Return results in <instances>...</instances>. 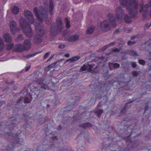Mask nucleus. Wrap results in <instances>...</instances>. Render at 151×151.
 <instances>
[{"instance_id":"obj_19","label":"nucleus","mask_w":151,"mask_h":151,"mask_svg":"<svg viewBox=\"0 0 151 151\" xmlns=\"http://www.w3.org/2000/svg\"><path fill=\"white\" fill-rule=\"evenodd\" d=\"M133 116V114H129L127 116V118H124L123 121H127V122H130L131 121L133 120V117L132 116Z\"/></svg>"},{"instance_id":"obj_15","label":"nucleus","mask_w":151,"mask_h":151,"mask_svg":"<svg viewBox=\"0 0 151 151\" xmlns=\"http://www.w3.org/2000/svg\"><path fill=\"white\" fill-rule=\"evenodd\" d=\"M3 38L5 40L6 42H11L12 40V39L9 33H6L4 34L3 35Z\"/></svg>"},{"instance_id":"obj_3","label":"nucleus","mask_w":151,"mask_h":151,"mask_svg":"<svg viewBox=\"0 0 151 151\" xmlns=\"http://www.w3.org/2000/svg\"><path fill=\"white\" fill-rule=\"evenodd\" d=\"M109 21L104 20L100 24V28L103 31H109L111 27H114L116 24L115 22V18L114 14L112 13H109L107 15Z\"/></svg>"},{"instance_id":"obj_55","label":"nucleus","mask_w":151,"mask_h":151,"mask_svg":"<svg viewBox=\"0 0 151 151\" xmlns=\"http://www.w3.org/2000/svg\"><path fill=\"white\" fill-rule=\"evenodd\" d=\"M69 54H65V56L67 58H69Z\"/></svg>"},{"instance_id":"obj_30","label":"nucleus","mask_w":151,"mask_h":151,"mask_svg":"<svg viewBox=\"0 0 151 151\" xmlns=\"http://www.w3.org/2000/svg\"><path fill=\"white\" fill-rule=\"evenodd\" d=\"M65 21L66 22V27L67 28L70 27V22L67 18L65 17Z\"/></svg>"},{"instance_id":"obj_4","label":"nucleus","mask_w":151,"mask_h":151,"mask_svg":"<svg viewBox=\"0 0 151 151\" xmlns=\"http://www.w3.org/2000/svg\"><path fill=\"white\" fill-rule=\"evenodd\" d=\"M41 10H38L36 7L34 9V12L36 16V18L40 22H45V23L47 24H50L49 21H47L48 19V14L47 11L45 10L44 7L42 6L40 7Z\"/></svg>"},{"instance_id":"obj_9","label":"nucleus","mask_w":151,"mask_h":151,"mask_svg":"<svg viewBox=\"0 0 151 151\" xmlns=\"http://www.w3.org/2000/svg\"><path fill=\"white\" fill-rule=\"evenodd\" d=\"M23 44V45L20 44L16 45L14 49V51L21 52L25 50L28 51L30 49L31 43L29 40H25Z\"/></svg>"},{"instance_id":"obj_34","label":"nucleus","mask_w":151,"mask_h":151,"mask_svg":"<svg viewBox=\"0 0 151 151\" xmlns=\"http://www.w3.org/2000/svg\"><path fill=\"white\" fill-rule=\"evenodd\" d=\"M24 36L23 34H19L17 37V39L19 40H22L24 39Z\"/></svg>"},{"instance_id":"obj_24","label":"nucleus","mask_w":151,"mask_h":151,"mask_svg":"<svg viewBox=\"0 0 151 151\" xmlns=\"http://www.w3.org/2000/svg\"><path fill=\"white\" fill-rule=\"evenodd\" d=\"M90 64L88 63L87 64V65L86 64H84L80 68V70H81L82 71H84L86 70L88 68V66Z\"/></svg>"},{"instance_id":"obj_56","label":"nucleus","mask_w":151,"mask_h":151,"mask_svg":"<svg viewBox=\"0 0 151 151\" xmlns=\"http://www.w3.org/2000/svg\"><path fill=\"white\" fill-rule=\"evenodd\" d=\"M136 37V36H132L131 37V39L132 40H134V39H135Z\"/></svg>"},{"instance_id":"obj_10","label":"nucleus","mask_w":151,"mask_h":151,"mask_svg":"<svg viewBox=\"0 0 151 151\" xmlns=\"http://www.w3.org/2000/svg\"><path fill=\"white\" fill-rule=\"evenodd\" d=\"M116 12L117 19L122 21L124 12L122 8L120 6L117 7L116 9Z\"/></svg>"},{"instance_id":"obj_62","label":"nucleus","mask_w":151,"mask_h":151,"mask_svg":"<svg viewBox=\"0 0 151 151\" xmlns=\"http://www.w3.org/2000/svg\"><path fill=\"white\" fill-rule=\"evenodd\" d=\"M84 132H81V133H80V134L79 135V136H81V135L82 134H83V133Z\"/></svg>"},{"instance_id":"obj_2","label":"nucleus","mask_w":151,"mask_h":151,"mask_svg":"<svg viewBox=\"0 0 151 151\" xmlns=\"http://www.w3.org/2000/svg\"><path fill=\"white\" fill-rule=\"evenodd\" d=\"M121 5L127 6L131 18H134L138 12V0H119Z\"/></svg>"},{"instance_id":"obj_6","label":"nucleus","mask_w":151,"mask_h":151,"mask_svg":"<svg viewBox=\"0 0 151 151\" xmlns=\"http://www.w3.org/2000/svg\"><path fill=\"white\" fill-rule=\"evenodd\" d=\"M132 125H129L127 126V129L129 130L131 129V133L129 134V136L127 137H125L123 138V139L127 142L128 143L129 145L127 146V148L128 149V150H130V149L132 148L134 149L135 147H137V146H135L136 144H137L138 142V140H136L134 141H132L131 139L133 138L134 139L136 137V136H134V137L133 138H131V136L132 134L134 132V130L135 129L134 127L132 128Z\"/></svg>"},{"instance_id":"obj_64","label":"nucleus","mask_w":151,"mask_h":151,"mask_svg":"<svg viewBox=\"0 0 151 151\" xmlns=\"http://www.w3.org/2000/svg\"><path fill=\"white\" fill-rule=\"evenodd\" d=\"M26 127L27 128H28V124H26Z\"/></svg>"},{"instance_id":"obj_47","label":"nucleus","mask_w":151,"mask_h":151,"mask_svg":"<svg viewBox=\"0 0 151 151\" xmlns=\"http://www.w3.org/2000/svg\"><path fill=\"white\" fill-rule=\"evenodd\" d=\"M149 109V107L148 106V105L147 104L145 105V108L144 111V114L146 113V112L147 111V109Z\"/></svg>"},{"instance_id":"obj_35","label":"nucleus","mask_w":151,"mask_h":151,"mask_svg":"<svg viewBox=\"0 0 151 151\" xmlns=\"http://www.w3.org/2000/svg\"><path fill=\"white\" fill-rule=\"evenodd\" d=\"M138 62L139 64L143 65H145L146 63L145 61L142 59H139Z\"/></svg>"},{"instance_id":"obj_27","label":"nucleus","mask_w":151,"mask_h":151,"mask_svg":"<svg viewBox=\"0 0 151 151\" xmlns=\"http://www.w3.org/2000/svg\"><path fill=\"white\" fill-rule=\"evenodd\" d=\"M14 44L13 43H9L6 44V48L8 50H10L14 47Z\"/></svg>"},{"instance_id":"obj_5","label":"nucleus","mask_w":151,"mask_h":151,"mask_svg":"<svg viewBox=\"0 0 151 151\" xmlns=\"http://www.w3.org/2000/svg\"><path fill=\"white\" fill-rule=\"evenodd\" d=\"M19 24L22 31L26 36L30 38L32 37L33 34L31 26L25 19H20Z\"/></svg>"},{"instance_id":"obj_63","label":"nucleus","mask_w":151,"mask_h":151,"mask_svg":"<svg viewBox=\"0 0 151 151\" xmlns=\"http://www.w3.org/2000/svg\"><path fill=\"white\" fill-rule=\"evenodd\" d=\"M47 146H48V145H44V146H43V147H47Z\"/></svg>"},{"instance_id":"obj_60","label":"nucleus","mask_w":151,"mask_h":151,"mask_svg":"<svg viewBox=\"0 0 151 151\" xmlns=\"http://www.w3.org/2000/svg\"><path fill=\"white\" fill-rule=\"evenodd\" d=\"M54 57V55H52V56L50 57V58H49V59L48 60V61L50 60L51 59Z\"/></svg>"},{"instance_id":"obj_41","label":"nucleus","mask_w":151,"mask_h":151,"mask_svg":"<svg viewBox=\"0 0 151 151\" xmlns=\"http://www.w3.org/2000/svg\"><path fill=\"white\" fill-rule=\"evenodd\" d=\"M136 43L135 42L132 41H129L127 43V44L128 45H133Z\"/></svg>"},{"instance_id":"obj_58","label":"nucleus","mask_w":151,"mask_h":151,"mask_svg":"<svg viewBox=\"0 0 151 151\" xmlns=\"http://www.w3.org/2000/svg\"><path fill=\"white\" fill-rule=\"evenodd\" d=\"M52 139L54 140L55 139H56V140H57V137H52Z\"/></svg>"},{"instance_id":"obj_26","label":"nucleus","mask_w":151,"mask_h":151,"mask_svg":"<svg viewBox=\"0 0 151 151\" xmlns=\"http://www.w3.org/2000/svg\"><path fill=\"white\" fill-rule=\"evenodd\" d=\"M124 21L125 23H129L131 22V20L127 14L124 15Z\"/></svg>"},{"instance_id":"obj_52","label":"nucleus","mask_w":151,"mask_h":151,"mask_svg":"<svg viewBox=\"0 0 151 151\" xmlns=\"http://www.w3.org/2000/svg\"><path fill=\"white\" fill-rule=\"evenodd\" d=\"M120 32V30L119 29H116L114 33H118Z\"/></svg>"},{"instance_id":"obj_45","label":"nucleus","mask_w":151,"mask_h":151,"mask_svg":"<svg viewBox=\"0 0 151 151\" xmlns=\"http://www.w3.org/2000/svg\"><path fill=\"white\" fill-rule=\"evenodd\" d=\"M107 95H106L104 96H101H101L100 97V98H99V100H100L101 99H102L103 98H104V97H105V98L106 99V100H107L108 98L107 97Z\"/></svg>"},{"instance_id":"obj_21","label":"nucleus","mask_w":151,"mask_h":151,"mask_svg":"<svg viewBox=\"0 0 151 151\" xmlns=\"http://www.w3.org/2000/svg\"><path fill=\"white\" fill-rule=\"evenodd\" d=\"M80 58V57L79 55L72 57L71 58H69L67 61H70L71 62H73L76 61Z\"/></svg>"},{"instance_id":"obj_51","label":"nucleus","mask_w":151,"mask_h":151,"mask_svg":"<svg viewBox=\"0 0 151 151\" xmlns=\"http://www.w3.org/2000/svg\"><path fill=\"white\" fill-rule=\"evenodd\" d=\"M115 82L113 79H112L111 80H110V81H109V83H111L112 85Z\"/></svg>"},{"instance_id":"obj_17","label":"nucleus","mask_w":151,"mask_h":151,"mask_svg":"<svg viewBox=\"0 0 151 151\" xmlns=\"http://www.w3.org/2000/svg\"><path fill=\"white\" fill-rule=\"evenodd\" d=\"M92 124L89 122L86 123L80 124L79 125V126L83 128H85L88 127H90L92 126Z\"/></svg>"},{"instance_id":"obj_13","label":"nucleus","mask_w":151,"mask_h":151,"mask_svg":"<svg viewBox=\"0 0 151 151\" xmlns=\"http://www.w3.org/2000/svg\"><path fill=\"white\" fill-rule=\"evenodd\" d=\"M11 32L12 35H14L16 31V23L14 21H11L9 23Z\"/></svg>"},{"instance_id":"obj_57","label":"nucleus","mask_w":151,"mask_h":151,"mask_svg":"<svg viewBox=\"0 0 151 151\" xmlns=\"http://www.w3.org/2000/svg\"><path fill=\"white\" fill-rule=\"evenodd\" d=\"M6 83H8V84H11V83H13V82L12 81H10V82H8L7 81H6Z\"/></svg>"},{"instance_id":"obj_20","label":"nucleus","mask_w":151,"mask_h":151,"mask_svg":"<svg viewBox=\"0 0 151 151\" xmlns=\"http://www.w3.org/2000/svg\"><path fill=\"white\" fill-rule=\"evenodd\" d=\"M131 105V103H128L126 104L125 105L124 107L123 108L122 110L121 111L120 113L121 114H122L123 113H124L127 109V108L128 106H130Z\"/></svg>"},{"instance_id":"obj_29","label":"nucleus","mask_w":151,"mask_h":151,"mask_svg":"<svg viewBox=\"0 0 151 151\" xmlns=\"http://www.w3.org/2000/svg\"><path fill=\"white\" fill-rule=\"evenodd\" d=\"M113 65V66L114 68H119L120 67V65L119 63H116L113 64L109 62L108 63V65L109 68H110L111 66V65Z\"/></svg>"},{"instance_id":"obj_50","label":"nucleus","mask_w":151,"mask_h":151,"mask_svg":"<svg viewBox=\"0 0 151 151\" xmlns=\"http://www.w3.org/2000/svg\"><path fill=\"white\" fill-rule=\"evenodd\" d=\"M50 145H51V146H50V147L51 148L53 147L54 146H55V145L52 142H50Z\"/></svg>"},{"instance_id":"obj_48","label":"nucleus","mask_w":151,"mask_h":151,"mask_svg":"<svg viewBox=\"0 0 151 151\" xmlns=\"http://www.w3.org/2000/svg\"><path fill=\"white\" fill-rule=\"evenodd\" d=\"M65 47V45L63 44L60 45L58 46V47L60 48H64Z\"/></svg>"},{"instance_id":"obj_12","label":"nucleus","mask_w":151,"mask_h":151,"mask_svg":"<svg viewBox=\"0 0 151 151\" xmlns=\"http://www.w3.org/2000/svg\"><path fill=\"white\" fill-rule=\"evenodd\" d=\"M45 79L44 78H39L36 79L35 82L38 85H40L42 88L45 89H48V88L47 85L45 83H46L45 81Z\"/></svg>"},{"instance_id":"obj_61","label":"nucleus","mask_w":151,"mask_h":151,"mask_svg":"<svg viewBox=\"0 0 151 151\" xmlns=\"http://www.w3.org/2000/svg\"><path fill=\"white\" fill-rule=\"evenodd\" d=\"M146 149H147L148 151L150 150L151 148L150 147L149 148H146Z\"/></svg>"},{"instance_id":"obj_22","label":"nucleus","mask_w":151,"mask_h":151,"mask_svg":"<svg viewBox=\"0 0 151 151\" xmlns=\"http://www.w3.org/2000/svg\"><path fill=\"white\" fill-rule=\"evenodd\" d=\"M50 14L51 15L53 14V11L54 8V6L53 3V1L52 0H50Z\"/></svg>"},{"instance_id":"obj_1","label":"nucleus","mask_w":151,"mask_h":151,"mask_svg":"<svg viewBox=\"0 0 151 151\" xmlns=\"http://www.w3.org/2000/svg\"><path fill=\"white\" fill-rule=\"evenodd\" d=\"M17 121V120L14 117L10 118L7 121V122L9 124L6 127L9 128V131H10V132H6L4 134L6 137L11 139L10 143L7 148L8 151L10 150H13L14 147L19 146L24 143L23 138H20V135L22 131L18 130L17 132H16V131H17L18 129Z\"/></svg>"},{"instance_id":"obj_14","label":"nucleus","mask_w":151,"mask_h":151,"mask_svg":"<svg viewBox=\"0 0 151 151\" xmlns=\"http://www.w3.org/2000/svg\"><path fill=\"white\" fill-rule=\"evenodd\" d=\"M93 66L92 65H89L88 66V69L87 71L88 72H91L92 73L94 74H97L99 71V68L97 66L95 68L92 69Z\"/></svg>"},{"instance_id":"obj_42","label":"nucleus","mask_w":151,"mask_h":151,"mask_svg":"<svg viewBox=\"0 0 151 151\" xmlns=\"http://www.w3.org/2000/svg\"><path fill=\"white\" fill-rule=\"evenodd\" d=\"M50 54V52H48L45 54L44 56V58L45 59L47 58V57Z\"/></svg>"},{"instance_id":"obj_37","label":"nucleus","mask_w":151,"mask_h":151,"mask_svg":"<svg viewBox=\"0 0 151 151\" xmlns=\"http://www.w3.org/2000/svg\"><path fill=\"white\" fill-rule=\"evenodd\" d=\"M122 49V47H121L119 48H113L112 50V51L114 52H119Z\"/></svg>"},{"instance_id":"obj_59","label":"nucleus","mask_w":151,"mask_h":151,"mask_svg":"<svg viewBox=\"0 0 151 151\" xmlns=\"http://www.w3.org/2000/svg\"><path fill=\"white\" fill-rule=\"evenodd\" d=\"M127 32H129H129H132V30H131V29H128L127 30Z\"/></svg>"},{"instance_id":"obj_54","label":"nucleus","mask_w":151,"mask_h":151,"mask_svg":"<svg viewBox=\"0 0 151 151\" xmlns=\"http://www.w3.org/2000/svg\"><path fill=\"white\" fill-rule=\"evenodd\" d=\"M62 128V126L61 125H59L58 127V130H60Z\"/></svg>"},{"instance_id":"obj_38","label":"nucleus","mask_w":151,"mask_h":151,"mask_svg":"<svg viewBox=\"0 0 151 151\" xmlns=\"http://www.w3.org/2000/svg\"><path fill=\"white\" fill-rule=\"evenodd\" d=\"M123 89H125L126 90H129L130 89V87L128 86L127 84H126L122 87Z\"/></svg>"},{"instance_id":"obj_11","label":"nucleus","mask_w":151,"mask_h":151,"mask_svg":"<svg viewBox=\"0 0 151 151\" xmlns=\"http://www.w3.org/2000/svg\"><path fill=\"white\" fill-rule=\"evenodd\" d=\"M24 14L25 17L29 23L32 24L34 22L33 15L31 11L28 10H25L24 12Z\"/></svg>"},{"instance_id":"obj_16","label":"nucleus","mask_w":151,"mask_h":151,"mask_svg":"<svg viewBox=\"0 0 151 151\" xmlns=\"http://www.w3.org/2000/svg\"><path fill=\"white\" fill-rule=\"evenodd\" d=\"M79 36L76 35L71 36L67 39V40L70 42H73L77 41L79 38Z\"/></svg>"},{"instance_id":"obj_8","label":"nucleus","mask_w":151,"mask_h":151,"mask_svg":"<svg viewBox=\"0 0 151 151\" xmlns=\"http://www.w3.org/2000/svg\"><path fill=\"white\" fill-rule=\"evenodd\" d=\"M35 25V29L38 33L34 37V42L35 44H38L41 42L43 40L42 38L45 35V32L43 27L40 25V24Z\"/></svg>"},{"instance_id":"obj_49","label":"nucleus","mask_w":151,"mask_h":151,"mask_svg":"<svg viewBox=\"0 0 151 151\" xmlns=\"http://www.w3.org/2000/svg\"><path fill=\"white\" fill-rule=\"evenodd\" d=\"M30 66H27V67L25 69V71L27 72V71H28L30 69Z\"/></svg>"},{"instance_id":"obj_7","label":"nucleus","mask_w":151,"mask_h":151,"mask_svg":"<svg viewBox=\"0 0 151 151\" xmlns=\"http://www.w3.org/2000/svg\"><path fill=\"white\" fill-rule=\"evenodd\" d=\"M56 26H52L51 28L50 31V36L55 37L57 34L61 32L63 28V23L62 21V18L58 17L57 18Z\"/></svg>"},{"instance_id":"obj_53","label":"nucleus","mask_w":151,"mask_h":151,"mask_svg":"<svg viewBox=\"0 0 151 151\" xmlns=\"http://www.w3.org/2000/svg\"><path fill=\"white\" fill-rule=\"evenodd\" d=\"M24 151H34V150H33V149L31 150L30 149H29L28 150H25ZM35 151H41V150H39V151H38L37 150H35Z\"/></svg>"},{"instance_id":"obj_28","label":"nucleus","mask_w":151,"mask_h":151,"mask_svg":"<svg viewBox=\"0 0 151 151\" xmlns=\"http://www.w3.org/2000/svg\"><path fill=\"white\" fill-rule=\"evenodd\" d=\"M103 110L101 109H99L96 111L95 113L97 114L98 117H100L103 112Z\"/></svg>"},{"instance_id":"obj_31","label":"nucleus","mask_w":151,"mask_h":151,"mask_svg":"<svg viewBox=\"0 0 151 151\" xmlns=\"http://www.w3.org/2000/svg\"><path fill=\"white\" fill-rule=\"evenodd\" d=\"M41 52H42V51H40V52H36L35 53H34L32 54L28 55H27L26 56V58H29L31 57H33L37 54L40 53Z\"/></svg>"},{"instance_id":"obj_40","label":"nucleus","mask_w":151,"mask_h":151,"mask_svg":"<svg viewBox=\"0 0 151 151\" xmlns=\"http://www.w3.org/2000/svg\"><path fill=\"white\" fill-rule=\"evenodd\" d=\"M151 26V24H149V23H146L144 27L145 29H148L149 27Z\"/></svg>"},{"instance_id":"obj_23","label":"nucleus","mask_w":151,"mask_h":151,"mask_svg":"<svg viewBox=\"0 0 151 151\" xmlns=\"http://www.w3.org/2000/svg\"><path fill=\"white\" fill-rule=\"evenodd\" d=\"M12 11L13 14H16L19 12V9L17 6H15L12 9Z\"/></svg>"},{"instance_id":"obj_33","label":"nucleus","mask_w":151,"mask_h":151,"mask_svg":"<svg viewBox=\"0 0 151 151\" xmlns=\"http://www.w3.org/2000/svg\"><path fill=\"white\" fill-rule=\"evenodd\" d=\"M130 53L131 54V55L132 56H138V54L137 52L136 51H134L133 50H131L130 52Z\"/></svg>"},{"instance_id":"obj_43","label":"nucleus","mask_w":151,"mask_h":151,"mask_svg":"<svg viewBox=\"0 0 151 151\" xmlns=\"http://www.w3.org/2000/svg\"><path fill=\"white\" fill-rule=\"evenodd\" d=\"M132 66L133 68H135L137 66V64L136 62H132Z\"/></svg>"},{"instance_id":"obj_25","label":"nucleus","mask_w":151,"mask_h":151,"mask_svg":"<svg viewBox=\"0 0 151 151\" xmlns=\"http://www.w3.org/2000/svg\"><path fill=\"white\" fill-rule=\"evenodd\" d=\"M5 47L2 38H0V52L2 51Z\"/></svg>"},{"instance_id":"obj_44","label":"nucleus","mask_w":151,"mask_h":151,"mask_svg":"<svg viewBox=\"0 0 151 151\" xmlns=\"http://www.w3.org/2000/svg\"><path fill=\"white\" fill-rule=\"evenodd\" d=\"M51 65H49L48 66L45 68V71H47L50 70Z\"/></svg>"},{"instance_id":"obj_32","label":"nucleus","mask_w":151,"mask_h":151,"mask_svg":"<svg viewBox=\"0 0 151 151\" xmlns=\"http://www.w3.org/2000/svg\"><path fill=\"white\" fill-rule=\"evenodd\" d=\"M115 44V42H114L109 43L108 45L105 46L103 47V49L105 50L107 48V47H109L111 46H113Z\"/></svg>"},{"instance_id":"obj_36","label":"nucleus","mask_w":151,"mask_h":151,"mask_svg":"<svg viewBox=\"0 0 151 151\" xmlns=\"http://www.w3.org/2000/svg\"><path fill=\"white\" fill-rule=\"evenodd\" d=\"M31 100H30L29 98L27 97L25 98L24 99V103H29L31 102Z\"/></svg>"},{"instance_id":"obj_18","label":"nucleus","mask_w":151,"mask_h":151,"mask_svg":"<svg viewBox=\"0 0 151 151\" xmlns=\"http://www.w3.org/2000/svg\"><path fill=\"white\" fill-rule=\"evenodd\" d=\"M95 29V27L94 26H91L86 31V33L87 34H91L93 33Z\"/></svg>"},{"instance_id":"obj_39","label":"nucleus","mask_w":151,"mask_h":151,"mask_svg":"<svg viewBox=\"0 0 151 151\" xmlns=\"http://www.w3.org/2000/svg\"><path fill=\"white\" fill-rule=\"evenodd\" d=\"M139 74V72L136 71H133L132 72V75L135 77L137 76Z\"/></svg>"},{"instance_id":"obj_46","label":"nucleus","mask_w":151,"mask_h":151,"mask_svg":"<svg viewBox=\"0 0 151 151\" xmlns=\"http://www.w3.org/2000/svg\"><path fill=\"white\" fill-rule=\"evenodd\" d=\"M23 99V97H21L17 101V103H18L22 101Z\"/></svg>"}]
</instances>
